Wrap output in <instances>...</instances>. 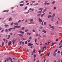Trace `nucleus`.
Instances as JSON below:
<instances>
[{
	"label": "nucleus",
	"instance_id": "f257e3e1",
	"mask_svg": "<svg viewBox=\"0 0 62 62\" xmlns=\"http://www.w3.org/2000/svg\"><path fill=\"white\" fill-rule=\"evenodd\" d=\"M32 45H33V44H31V43H29L28 44V46H32Z\"/></svg>",
	"mask_w": 62,
	"mask_h": 62
},
{
	"label": "nucleus",
	"instance_id": "f03ea898",
	"mask_svg": "<svg viewBox=\"0 0 62 62\" xmlns=\"http://www.w3.org/2000/svg\"><path fill=\"white\" fill-rule=\"evenodd\" d=\"M11 41H9L8 43V46H9L10 45H11Z\"/></svg>",
	"mask_w": 62,
	"mask_h": 62
},
{
	"label": "nucleus",
	"instance_id": "7ed1b4c3",
	"mask_svg": "<svg viewBox=\"0 0 62 62\" xmlns=\"http://www.w3.org/2000/svg\"><path fill=\"white\" fill-rule=\"evenodd\" d=\"M20 37H21V36H23V35L22 34H17Z\"/></svg>",
	"mask_w": 62,
	"mask_h": 62
},
{
	"label": "nucleus",
	"instance_id": "20e7f679",
	"mask_svg": "<svg viewBox=\"0 0 62 62\" xmlns=\"http://www.w3.org/2000/svg\"><path fill=\"white\" fill-rule=\"evenodd\" d=\"M19 32L20 33H21V34H23L24 33V32L23 31L22 32V31H19Z\"/></svg>",
	"mask_w": 62,
	"mask_h": 62
},
{
	"label": "nucleus",
	"instance_id": "39448f33",
	"mask_svg": "<svg viewBox=\"0 0 62 62\" xmlns=\"http://www.w3.org/2000/svg\"><path fill=\"white\" fill-rule=\"evenodd\" d=\"M45 5H49L50 3H47V2H45L44 3Z\"/></svg>",
	"mask_w": 62,
	"mask_h": 62
},
{
	"label": "nucleus",
	"instance_id": "423d86ee",
	"mask_svg": "<svg viewBox=\"0 0 62 62\" xmlns=\"http://www.w3.org/2000/svg\"><path fill=\"white\" fill-rule=\"evenodd\" d=\"M20 27H21V26H18V25L16 26V28H20Z\"/></svg>",
	"mask_w": 62,
	"mask_h": 62
},
{
	"label": "nucleus",
	"instance_id": "0eeeda50",
	"mask_svg": "<svg viewBox=\"0 0 62 62\" xmlns=\"http://www.w3.org/2000/svg\"><path fill=\"white\" fill-rule=\"evenodd\" d=\"M24 2L23 3V4H20V6H21V7H22V6H23V5H24Z\"/></svg>",
	"mask_w": 62,
	"mask_h": 62
},
{
	"label": "nucleus",
	"instance_id": "6e6552de",
	"mask_svg": "<svg viewBox=\"0 0 62 62\" xmlns=\"http://www.w3.org/2000/svg\"><path fill=\"white\" fill-rule=\"evenodd\" d=\"M13 29V28H10L8 30H9V31H11V30H12Z\"/></svg>",
	"mask_w": 62,
	"mask_h": 62
},
{
	"label": "nucleus",
	"instance_id": "1a4fd4ad",
	"mask_svg": "<svg viewBox=\"0 0 62 62\" xmlns=\"http://www.w3.org/2000/svg\"><path fill=\"white\" fill-rule=\"evenodd\" d=\"M14 42H15V40H14V39H13V40H12V42H13V44H14Z\"/></svg>",
	"mask_w": 62,
	"mask_h": 62
},
{
	"label": "nucleus",
	"instance_id": "9d476101",
	"mask_svg": "<svg viewBox=\"0 0 62 62\" xmlns=\"http://www.w3.org/2000/svg\"><path fill=\"white\" fill-rule=\"evenodd\" d=\"M52 17V16L51 15H49L48 16V18H49Z\"/></svg>",
	"mask_w": 62,
	"mask_h": 62
},
{
	"label": "nucleus",
	"instance_id": "9b49d317",
	"mask_svg": "<svg viewBox=\"0 0 62 62\" xmlns=\"http://www.w3.org/2000/svg\"><path fill=\"white\" fill-rule=\"evenodd\" d=\"M9 11L8 10H4L3 11V12H8Z\"/></svg>",
	"mask_w": 62,
	"mask_h": 62
},
{
	"label": "nucleus",
	"instance_id": "f8f14e48",
	"mask_svg": "<svg viewBox=\"0 0 62 62\" xmlns=\"http://www.w3.org/2000/svg\"><path fill=\"white\" fill-rule=\"evenodd\" d=\"M43 32V33H46V31L44 30H43L42 31Z\"/></svg>",
	"mask_w": 62,
	"mask_h": 62
},
{
	"label": "nucleus",
	"instance_id": "ddd939ff",
	"mask_svg": "<svg viewBox=\"0 0 62 62\" xmlns=\"http://www.w3.org/2000/svg\"><path fill=\"white\" fill-rule=\"evenodd\" d=\"M55 14H54L52 15V17L54 18V17L55 16Z\"/></svg>",
	"mask_w": 62,
	"mask_h": 62
},
{
	"label": "nucleus",
	"instance_id": "4468645a",
	"mask_svg": "<svg viewBox=\"0 0 62 62\" xmlns=\"http://www.w3.org/2000/svg\"><path fill=\"white\" fill-rule=\"evenodd\" d=\"M42 10L40 11H39L38 12V13H41V12H42Z\"/></svg>",
	"mask_w": 62,
	"mask_h": 62
},
{
	"label": "nucleus",
	"instance_id": "2eb2a0df",
	"mask_svg": "<svg viewBox=\"0 0 62 62\" xmlns=\"http://www.w3.org/2000/svg\"><path fill=\"white\" fill-rule=\"evenodd\" d=\"M9 60H10L11 61H11H12V59L10 58V57H9Z\"/></svg>",
	"mask_w": 62,
	"mask_h": 62
},
{
	"label": "nucleus",
	"instance_id": "dca6fc26",
	"mask_svg": "<svg viewBox=\"0 0 62 62\" xmlns=\"http://www.w3.org/2000/svg\"><path fill=\"white\" fill-rule=\"evenodd\" d=\"M52 45H51V46L52 47V46H53L54 45V43H52Z\"/></svg>",
	"mask_w": 62,
	"mask_h": 62
},
{
	"label": "nucleus",
	"instance_id": "f3484780",
	"mask_svg": "<svg viewBox=\"0 0 62 62\" xmlns=\"http://www.w3.org/2000/svg\"><path fill=\"white\" fill-rule=\"evenodd\" d=\"M4 26L5 27H7V26H8V24H5L4 25Z\"/></svg>",
	"mask_w": 62,
	"mask_h": 62
},
{
	"label": "nucleus",
	"instance_id": "a211bd4d",
	"mask_svg": "<svg viewBox=\"0 0 62 62\" xmlns=\"http://www.w3.org/2000/svg\"><path fill=\"white\" fill-rule=\"evenodd\" d=\"M24 29V27H22V30H23Z\"/></svg>",
	"mask_w": 62,
	"mask_h": 62
},
{
	"label": "nucleus",
	"instance_id": "6ab92c4d",
	"mask_svg": "<svg viewBox=\"0 0 62 62\" xmlns=\"http://www.w3.org/2000/svg\"><path fill=\"white\" fill-rule=\"evenodd\" d=\"M11 20H12V19L11 18H9V19L8 21H11Z\"/></svg>",
	"mask_w": 62,
	"mask_h": 62
},
{
	"label": "nucleus",
	"instance_id": "aec40b11",
	"mask_svg": "<svg viewBox=\"0 0 62 62\" xmlns=\"http://www.w3.org/2000/svg\"><path fill=\"white\" fill-rule=\"evenodd\" d=\"M56 53H54V56H56Z\"/></svg>",
	"mask_w": 62,
	"mask_h": 62
},
{
	"label": "nucleus",
	"instance_id": "412c9836",
	"mask_svg": "<svg viewBox=\"0 0 62 62\" xmlns=\"http://www.w3.org/2000/svg\"><path fill=\"white\" fill-rule=\"evenodd\" d=\"M39 22H40V23H41V22H42V20L41 19L39 20Z\"/></svg>",
	"mask_w": 62,
	"mask_h": 62
},
{
	"label": "nucleus",
	"instance_id": "4be33fe9",
	"mask_svg": "<svg viewBox=\"0 0 62 62\" xmlns=\"http://www.w3.org/2000/svg\"><path fill=\"white\" fill-rule=\"evenodd\" d=\"M44 14H45V13H43L42 15L41 16V17H42V16H43V15H44Z\"/></svg>",
	"mask_w": 62,
	"mask_h": 62
},
{
	"label": "nucleus",
	"instance_id": "5701e85b",
	"mask_svg": "<svg viewBox=\"0 0 62 62\" xmlns=\"http://www.w3.org/2000/svg\"><path fill=\"white\" fill-rule=\"evenodd\" d=\"M54 27V26H51V27H50L51 28H53Z\"/></svg>",
	"mask_w": 62,
	"mask_h": 62
},
{
	"label": "nucleus",
	"instance_id": "b1692460",
	"mask_svg": "<svg viewBox=\"0 0 62 62\" xmlns=\"http://www.w3.org/2000/svg\"><path fill=\"white\" fill-rule=\"evenodd\" d=\"M21 22V20H20L19 21H18V23H20V22Z\"/></svg>",
	"mask_w": 62,
	"mask_h": 62
},
{
	"label": "nucleus",
	"instance_id": "393cba45",
	"mask_svg": "<svg viewBox=\"0 0 62 62\" xmlns=\"http://www.w3.org/2000/svg\"><path fill=\"white\" fill-rule=\"evenodd\" d=\"M46 10V9H45L43 11V13H44V12H45V11Z\"/></svg>",
	"mask_w": 62,
	"mask_h": 62
},
{
	"label": "nucleus",
	"instance_id": "a878e982",
	"mask_svg": "<svg viewBox=\"0 0 62 62\" xmlns=\"http://www.w3.org/2000/svg\"><path fill=\"white\" fill-rule=\"evenodd\" d=\"M14 28H13V29L15 30V28H16V26H14Z\"/></svg>",
	"mask_w": 62,
	"mask_h": 62
},
{
	"label": "nucleus",
	"instance_id": "bb28decb",
	"mask_svg": "<svg viewBox=\"0 0 62 62\" xmlns=\"http://www.w3.org/2000/svg\"><path fill=\"white\" fill-rule=\"evenodd\" d=\"M46 45H45V47H44L43 48V49H44L45 48H46Z\"/></svg>",
	"mask_w": 62,
	"mask_h": 62
},
{
	"label": "nucleus",
	"instance_id": "cd10ccee",
	"mask_svg": "<svg viewBox=\"0 0 62 62\" xmlns=\"http://www.w3.org/2000/svg\"><path fill=\"white\" fill-rule=\"evenodd\" d=\"M5 31L6 32H8V29H6L5 30Z\"/></svg>",
	"mask_w": 62,
	"mask_h": 62
},
{
	"label": "nucleus",
	"instance_id": "c85d7f7f",
	"mask_svg": "<svg viewBox=\"0 0 62 62\" xmlns=\"http://www.w3.org/2000/svg\"><path fill=\"white\" fill-rule=\"evenodd\" d=\"M33 21V19H31L30 22H32Z\"/></svg>",
	"mask_w": 62,
	"mask_h": 62
},
{
	"label": "nucleus",
	"instance_id": "c756f323",
	"mask_svg": "<svg viewBox=\"0 0 62 62\" xmlns=\"http://www.w3.org/2000/svg\"><path fill=\"white\" fill-rule=\"evenodd\" d=\"M36 57V54H35L34 55V58H35Z\"/></svg>",
	"mask_w": 62,
	"mask_h": 62
},
{
	"label": "nucleus",
	"instance_id": "7c9ffc66",
	"mask_svg": "<svg viewBox=\"0 0 62 62\" xmlns=\"http://www.w3.org/2000/svg\"><path fill=\"white\" fill-rule=\"evenodd\" d=\"M23 40H26V39L23 38L22 39Z\"/></svg>",
	"mask_w": 62,
	"mask_h": 62
},
{
	"label": "nucleus",
	"instance_id": "2f4dec72",
	"mask_svg": "<svg viewBox=\"0 0 62 62\" xmlns=\"http://www.w3.org/2000/svg\"><path fill=\"white\" fill-rule=\"evenodd\" d=\"M13 22L12 23H11V25H13Z\"/></svg>",
	"mask_w": 62,
	"mask_h": 62
},
{
	"label": "nucleus",
	"instance_id": "473e14b6",
	"mask_svg": "<svg viewBox=\"0 0 62 62\" xmlns=\"http://www.w3.org/2000/svg\"><path fill=\"white\" fill-rule=\"evenodd\" d=\"M47 43H48L47 42L45 44V45H46V46H47Z\"/></svg>",
	"mask_w": 62,
	"mask_h": 62
},
{
	"label": "nucleus",
	"instance_id": "72a5a7b5",
	"mask_svg": "<svg viewBox=\"0 0 62 62\" xmlns=\"http://www.w3.org/2000/svg\"><path fill=\"white\" fill-rule=\"evenodd\" d=\"M41 15V14H38L37 15V16H40V15Z\"/></svg>",
	"mask_w": 62,
	"mask_h": 62
},
{
	"label": "nucleus",
	"instance_id": "f704fd0d",
	"mask_svg": "<svg viewBox=\"0 0 62 62\" xmlns=\"http://www.w3.org/2000/svg\"><path fill=\"white\" fill-rule=\"evenodd\" d=\"M38 52H39V54H40V53H41V51L40 50H39L38 51Z\"/></svg>",
	"mask_w": 62,
	"mask_h": 62
},
{
	"label": "nucleus",
	"instance_id": "c9c22d12",
	"mask_svg": "<svg viewBox=\"0 0 62 62\" xmlns=\"http://www.w3.org/2000/svg\"><path fill=\"white\" fill-rule=\"evenodd\" d=\"M50 53H48L47 54V55H48V56H49V55H50Z\"/></svg>",
	"mask_w": 62,
	"mask_h": 62
},
{
	"label": "nucleus",
	"instance_id": "e433bc0d",
	"mask_svg": "<svg viewBox=\"0 0 62 62\" xmlns=\"http://www.w3.org/2000/svg\"><path fill=\"white\" fill-rule=\"evenodd\" d=\"M56 8L55 7H54V9H56Z\"/></svg>",
	"mask_w": 62,
	"mask_h": 62
},
{
	"label": "nucleus",
	"instance_id": "4c0bfd02",
	"mask_svg": "<svg viewBox=\"0 0 62 62\" xmlns=\"http://www.w3.org/2000/svg\"><path fill=\"white\" fill-rule=\"evenodd\" d=\"M25 32H27V31H28V30H26L25 31Z\"/></svg>",
	"mask_w": 62,
	"mask_h": 62
},
{
	"label": "nucleus",
	"instance_id": "58836bf2",
	"mask_svg": "<svg viewBox=\"0 0 62 62\" xmlns=\"http://www.w3.org/2000/svg\"><path fill=\"white\" fill-rule=\"evenodd\" d=\"M4 42H3L2 43V46H4Z\"/></svg>",
	"mask_w": 62,
	"mask_h": 62
},
{
	"label": "nucleus",
	"instance_id": "ea45409f",
	"mask_svg": "<svg viewBox=\"0 0 62 62\" xmlns=\"http://www.w3.org/2000/svg\"><path fill=\"white\" fill-rule=\"evenodd\" d=\"M44 25H46V22H44Z\"/></svg>",
	"mask_w": 62,
	"mask_h": 62
},
{
	"label": "nucleus",
	"instance_id": "a19ab883",
	"mask_svg": "<svg viewBox=\"0 0 62 62\" xmlns=\"http://www.w3.org/2000/svg\"><path fill=\"white\" fill-rule=\"evenodd\" d=\"M27 41H28V42H30V40H27Z\"/></svg>",
	"mask_w": 62,
	"mask_h": 62
},
{
	"label": "nucleus",
	"instance_id": "79ce46f5",
	"mask_svg": "<svg viewBox=\"0 0 62 62\" xmlns=\"http://www.w3.org/2000/svg\"><path fill=\"white\" fill-rule=\"evenodd\" d=\"M27 8V7H26L24 9H26Z\"/></svg>",
	"mask_w": 62,
	"mask_h": 62
},
{
	"label": "nucleus",
	"instance_id": "37998d69",
	"mask_svg": "<svg viewBox=\"0 0 62 62\" xmlns=\"http://www.w3.org/2000/svg\"><path fill=\"white\" fill-rule=\"evenodd\" d=\"M33 50H33V52H35V51H36V50H35V49H33Z\"/></svg>",
	"mask_w": 62,
	"mask_h": 62
},
{
	"label": "nucleus",
	"instance_id": "c03bdc74",
	"mask_svg": "<svg viewBox=\"0 0 62 62\" xmlns=\"http://www.w3.org/2000/svg\"><path fill=\"white\" fill-rule=\"evenodd\" d=\"M37 39H35V42H37Z\"/></svg>",
	"mask_w": 62,
	"mask_h": 62
},
{
	"label": "nucleus",
	"instance_id": "a18cd8bd",
	"mask_svg": "<svg viewBox=\"0 0 62 62\" xmlns=\"http://www.w3.org/2000/svg\"><path fill=\"white\" fill-rule=\"evenodd\" d=\"M41 9H43V8H39V10H41Z\"/></svg>",
	"mask_w": 62,
	"mask_h": 62
},
{
	"label": "nucleus",
	"instance_id": "49530a36",
	"mask_svg": "<svg viewBox=\"0 0 62 62\" xmlns=\"http://www.w3.org/2000/svg\"><path fill=\"white\" fill-rule=\"evenodd\" d=\"M55 3V1H53L52 2V4H54Z\"/></svg>",
	"mask_w": 62,
	"mask_h": 62
},
{
	"label": "nucleus",
	"instance_id": "de8ad7c7",
	"mask_svg": "<svg viewBox=\"0 0 62 62\" xmlns=\"http://www.w3.org/2000/svg\"><path fill=\"white\" fill-rule=\"evenodd\" d=\"M27 41H26L25 42V44H27Z\"/></svg>",
	"mask_w": 62,
	"mask_h": 62
},
{
	"label": "nucleus",
	"instance_id": "09e8293b",
	"mask_svg": "<svg viewBox=\"0 0 62 62\" xmlns=\"http://www.w3.org/2000/svg\"><path fill=\"white\" fill-rule=\"evenodd\" d=\"M29 13L28 12V13L26 12H24V14H27V13Z\"/></svg>",
	"mask_w": 62,
	"mask_h": 62
},
{
	"label": "nucleus",
	"instance_id": "8fccbe9b",
	"mask_svg": "<svg viewBox=\"0 0 62 62\" xmlns=\"http://www.w3.org/2000/svg\"><path fill=\"white\" fill-rule=\"evenodd\" d=\"M29 39H32V37H31L29 38Z\"/></svg>",
	"mask_w": 62,
	"mask_h": 62
},
{
	"label": "nucleus",
	"instance_id": "3c124183",
	"mask_svg": "<svg viewBox=\"0 0 62 62\" xmlns=\"http://www.w3.org/2000/svg\"><path fill=\"white\" fill-rule=\"evenodd\" d=\"M34 55V53L33 52H32V55Z\"/></svg>",
	"mask_w": 62,
	"mask_h": 62
},
{
	"label": "nucleus",
	"instance_id": "603ef678",
	"mask_svg": "<svg viewBox=\"0 0 62 62\" xmlns=\"http://www.w3.org/2000/svg\"><path fill=\"white\" fill-rule=\"evenodd\" d=\"M23 2H24L23 1H21L20 2V3H23Z\"/></svg>",
	"mask_w": 62,
	"mask_h": 62
},
{
	"label": "nucleus",
	"instance_id": "864d4df0",
	"mask_svg": "<svg viewBox=\"0 0 62 62\" xmlns=\"http://www.w3.org/2000/svg\"><path fill=\"white\" fill-rule=\"evenodd\" d=\"M56 23L58 24L59 23V22H58V21H57L56 22Z\"/></svg>",
	"mask_w": 62,
	"mask_h": 62
},
{
	"label": "nucleus",
	"instance_id": "5fc2aeb1",
	"mask_svg": "<svg viewBox=\"0 0 62 62\" xmlns=\"http://www.w3.org/2000/svg\"><path fill=\"white\" fill-rule=\"evenodd\" d=\"M61 47H62V46H61L59 47L60 48H61Z\"/></svg>",
	"mask_w": 62,
	"mask_h": 62
},
{
	"label": "nucleus",
	"instance_id": "6e6d98bb",
	"mask_svg": "<svg viewBox=\"0 0 62 62\" xmlns=\"http://www.w3.org/2000/svg\"><path fill=\"white\" fill-rule=\"evenodd\" d=\"M4 30H3L1 31V32H4Z\"/></svg>",
	"mask_w": 62,
	"mask_h": 62
},
{
	"label": "nucleus",
	"instance_id": "4d7b16f0",
	"mask_svg": "<svg viewBox=\"0 0 62 62\" xmlns=\"http://www.w3.org/2000/svg\"><path fill=\"white\" fill-rule=\"evenodd\" d=\"M57 49H56L55 51V53H56V52L57 51Z\"/></svg>",
	"mask_w": 62,
	"mask_h": 62
},
{
	"label": "nucleus",
	"instance_id": "13d9d810",
	"mask_svg": "<svg viewBox=\"0 0 62 62\" xmlns=\"http://www.w3.org/2000/svg\"><path fill=\"white\" fill-rule=\"evenodd\" d=\"M8 43V40H6V43Z\"/></svg>",
	"mask_w": 62,
	"mask_h": 62
},
{
	"label": "nucleus",
	"instance_id": "bf43d9fd",
	"mask_svg": "<svg viewBox=\"0 0 62 62\" xmlns=\"http://www.w3.org/2000/svg\"><path fill=\"white\" fill-rule=\"evenodd\" d=\"M51 20L52 21H54V19L53 18H52Z\"/></svg>",
	"mask_w": 62,
	"mask_h": 62
},
{
	"label": "nucleus",
	"instance_id": "052dcab7",
	"mask_svg": "<svg viewBox=\"0 0 62 62\" xmlns=\"http://www.w3.org/2000/svg\"><path fill=\"white\" fill-rule=\"evenodd\" d=\"M33 32H36V31H35L34 30H33Z\"/></svg>",
	"mask_w": 62,
	"mask_h": 62
},
{
	"label": "nucleus",
	"instance_id": "680f3d73",
	"mask_svg": "<svg viewBox=\"0 0 62 62\" xmlns=\"http://www.w3.org/2000/svg\"><path fill=\"white\" fill-rule=\"evenodd\" d=\"M27 21H28L27 20H26V21H25V23H26V22H27Z\"/></svg>",
	"mask_w": 62,
	"mask_h": 62
},
{
	"label": "nucleus",
	"instance_id": "e2e57ef3",
	"mask_svg": "<svg viewBox=\"0 0 62 62\" xmlns=\"http://www.w3.org/2000/svg\"><path fill=\"white\" fill-rule=\"evenodd\" d=\"M38 3H36V4H35V5L34 6H37V5H38Z\"/></svg>",
	"mask_w": 62,
	"mask_h": 62
},
{
	"label": "nucleus",
	"instance_id": "0e129e2a",
	"mask_svg": "<svg viewBox=\"0 0 62 62\" xmlns=\"http://www.w3.org/2000/svg\"><path fill=\"white\" fill-rule=\"evenodd\" d=\"M10 34L11 36L12 35V33H10Z\"/></svg>",
	"mask_w": 62,
	"mask_h": 62
},
{
	"label": "nucleus",
	"instance_id": "69168bd1",
	"mask_svg": "<svg viewBox=\"0 0 62 62\" xmlns=\"http://www.w3.org/2000/svg\"><path fill=\"white\" fill-rule=\"evenodd\" d=\"M28 5H29V3H28L26 4L27 6H28Z\"/></svg>",
	"mask_w": 62,
	"mask_h": 62
},
{
	"label": "nucleus",
	"instance_id": "338daca9",
	"mask_svg": "<svg viewBox=\"0 0 62 62\" xmlns=\"http://www.w3.org/2000/svg\"><path fill=\"white\" fill-rule=\"evenodd\" d=\"M16 25H18V23H16Z\"/></svg>",
	"mask_w": 62,
	"mask_h": 62
},
{
	"label": "nucleus",
	"instance_id": "774afa93",
	"mask_svg": "<svg viewBox=\"0 0 62 62\" xmlns=\"http://www.w3.org/2000/svg\"><path fill=\"white\" fill-rule=\"evenodd\" d=\"M32 9V11H34V9Z\"/></svg>",
	"mask_w": 62,
	"mask_h": 62
}]
</instances>
